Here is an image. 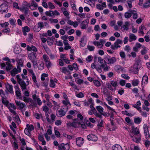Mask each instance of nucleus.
<instances>
[{"label": "nucleus", "instance_id": "nucleus-2", "mask_svg": "<svg viewBox=\"0 0 150 150\" xmlns=\"http://www.w3.org/2000/svg\"><path fill=\"white\" fill-rule=\"evenodd\" d=\"M36 54V53L34 52H32L28 54V57L32 62L34 67L37 65V61Z\"/></svg>", "mask_w": 150, "mask_h": 150}, {"label": "nucleus", "instance_id": "nucleus-37", "mask_svg": "<svg viewBox=\"0 0 150 150\" xmlns=\"http://www.w3.org/2000/svg\"><path fill=\"white\" fill-rule=\"evenodd\" d=\"M144 81V83L147 84L148 82V77L147 76L144 75L142 78V83Z\"/></svg>", "mask_w": 150, "mask_h": 150}, {"label": "nucleus", "instance_id": "nucleus-10", "mask_svg": "<svg viewBox=\"0 0 150 150\" xmlns=\"http://www.w3.org/2000/svg\"><path fill=\"white\" fill-rule=\"evenodd\" d=\"M58 148L59 150H68L69 148L68 144H60L58 146Z\"/></svg>", "mask_w": 150, "mask_h": 150}, {"label": "nucleus", "instance_id": "nucleus-26", "mask_svg": "<svg viewBox=\"0 0 150 150\" xmlns=\"http://www.w3.org/2000/svg\"><path fill=\"white\" fill-rule=\"evenodd\" d=\"M142 121V119L139 117L135 118L134 120V122L137 124H139Z\"/></svg>", "mask_w": 150, "mask_h": 150}, {"label": "nucleus", "instance_id": "nucleus-18", "mask_svg": "<svg viewBox=\"0 0 150 150\" xmlns=\"http://www.w3.org/2000/svg\"><path fill=\"white\" fill-rule=\"evenodd\" d=\"M67 23L71 25H73L74 27L76 28L78 25V22L77 21L73 22L72 21L69 20Z\"/></svg>", "mask_w": 150, "mask_h": 150}, {"label": "nucleus", "instance_id": "nucleus-7", "mask_svg": "<svg viewBox=\"0 0 150 150\" xmlns=\"http://www.w3.org/2000/svg\"><path fill=\"white\" fill-rule=\"evenodd\" d=\"M15 102L16 105L19 106V109L21 110V112H23L25 110V108L26 107V105L24 103H21L18 101H15Z\"/></svg>", "mask_w": 150, "mask_h": 150}, {"label": "nucleus", "instance_id": "nucleus-12", "mask_svg": "<svg viewBox=\"0 0 150 150\" xmlns=\"http://www.w3.org/2000/svg\"><path fill=\"white\" fill-rule=\"evenodd\" d=\"M32 98L34 100L37 102L38 105H42V101L40 99L38 98V96H37L36 94H34L33 95Z\"/></svg>", "mask_w": 150, "mask_h": 150}, {"label": "nucleus", "instance_id": "nucleus-54", "mask_svg": "<svg viewBox=\"0 0 150 150\" xmlns=\"http://www.w3.org/2000/svg\"><path fill=\"white\" fill-rule=\"evenodd\" d=\"M87 48L90 51H93L95 49V47L93 46L88 45Z\"/></svg>", "mask_w": 150, "mask_h": 150}, {"label": "nucleus", "instance_id": "nucleus-49", "mask_svg": "<svg viewBox=\"0 0 150 150\" xmlns=\"http://www.w3.org/2000/svg\"><path fill=\"white\" fill-rule=\"evenodd\" d=\"M45 115L47 122H51V120L50 119L49 116L48 115V112L45 113Z\"/></svg>", "mask_w": 150, "mask_h": 150}, {"label": "nucleus", "instance_id": "nucleus-45", "mask_svg": "<svg viewBox=\"0 0 150 150\" xmlns=\"http://www.w3.org/2000/svg\"><path fill=\"white\" fill-rule=\"evenodd\" d=\"M43 58L45 62H46L47 61L50 60L46 54H44L43 55Z\"/></svg>", "mask_w": 150, "mask_h": 150}, {"label": "nucleus", "instance_id": "nucleus-23", "mask_svg": "<svg viewBox=\"0 0 150 150\" xmlns=\"http://www.w3.org/2000/svg\"><path fill=\"white\" fill-rule=\"evenodd\" d=\"M122 113L123 114L129 116H134L135 114V112H133L132 113H129L127 110L122 111Z\"/></svg>", "mask_w": 150, "mask_h": 150}, {"label": "nucleus", "instance_id": "nucleus-38", "mask_svg": "<svg viewBox=\"0 0 150 150\" xmlns=\"http://www.w3.org/2000/svg\"><path fill=\"white\" fill-rule=\"evenodd\" d=\"M50 86L51 87L54 88L55 86V83L54 81L52 79L50 80Z\"/></svg>", "mask_w": 150, "mask_h": 150}, {"label": "nucleus", "instance_id": "nucleus-43", "mask_svg": "<svg viewBox=\"0 0 150 150\" xmlns=\"http://www.w3.org/2000/svg\"><path fill=\"white\" fill-rule=\"evenodd\" d=\"M93 83L94 85L97 86H100V82L98 80H94Z\"/></svg>", "mask_w": 150, "mask_h": 150}, {"label": "nucleus", "instance_id": "nucleus-42", "mask_svg": "<svg viewBox=\"0 0 150 150\" xmlns=\"http://www.w3.org/2000/svg\"><path fill=\"white\" fill-rule=\"evenodd\" d=\"M2 102L4 105H7L8 103L9 102L7 100L3 98H2Z\"/></svg>", "mask_w": 150, "mask_h": 150}, {"label": "nucleus", "instance_id": "nucleus-25", "mask_svg": "<svg viewBox=\"0 0 150 150\" xmlns=\"http://www.w3.org/2000/svg\"><path fill=\"white\" fill-rule=\"evenodd\" d=\"M113 150H122L121 146L118 144H115L112 147Z\"/></svg>", "mask_w": 150, "mask_h": 150}, {"label": "nucleus", "instance_id": "nucleus-48", "mask_svg": "<svg viewBox=\"0 0 150 150\" xmlns=\"http://www.w3.org/2000/svg\"><path fill=\"white\" fill-rule=\"evenodd\" d=\"M48 5L49 8L50 9H54L55 8L54 6L51 2H49L48 3Z\"/></svg>", "mask_w": 150, "mask_h": 150}, {"label": "nucleus", "instance_id": "nucleus-31", "mask_svg": "<svg viewBox=\"0 0 150 150\" xmlns=\"http://www.w3.org/2000/svg\"><path fill=\"white\" fill-rule=\"evenodd\" d=\"M86 22V20L83 21L82 22L81 25V28L82 29H86L88 27V25L85 24L84 23L85 22Z\"/></svg>", "mask_w": 150, "mask_h": 150}, {"label": "nucleus", "instance_id": "nucleus-13", "mask_svg": "<svg viewBox=\"0 0 150 150\" xmlns=\"http://www.w3.org/2000/svg\"><path fill=\"white\" fill-rule=\"evenodd\" d=\"M87 139L89 140L96 141L98 139L97 137L93 134H90L87 136Z\"/></svg>", "mask_w": 150, "mask_h": 150}, {"label": "nucleus", "instance_id": "nucleus-3", "mask_svg": "<svg viewBox=\"0 0 150 150\" xmlns=\"http://www.w3.org/2000/svg\"><path fill=\"white\" fill-rule=\"evenodd\" d=\"M104 59L107 62V63L108 64H113L116 61V59L115 57H111L108 55L105 56Z\"/></svg>", "mask_w": 150, "mask_h": 150}, {"label": "nucleus", "instance_id": "nucleus-22", "mask_svg": "<svg viewBox=\"0 0 150 150\" xmlns=\"http://www.w3.org/2000/svg\"><path fill=\"white\" fill-rule=\"evenodd\" d=\"M23 35H27L26 32H28L30 30V28L27 26H25L23 28Z\"/></svg>", "mask_w": 150, "mask_h": 150}, {"label": "nucleus", "instance_id": "nucleus-52", "mask_svg": "<svg viewBox=\"0 0 150 150\" xmlns=\"http://www.w3.org/2000/svg\"><path fill=\"white\" fill-rule=\"evenodd\" d=\"M77 80L76 82L77 84L80 85L83 83V80H82L81 79L78 78H77Z\"/></svg>", "mask_w": 150, "mask_h": 150}, {"label": "nucleus", "instance_id": "nucleus-50", "mask_svg": "<svg viewBox=\"0 0 150 150\" xmlns=\"http://www.w3.org/2000/svg\"><path fill=\"white\" fill-rule=\"evenodd\" d=\"M56 117V116L54 114H51L50 116L51 121H52V122H54L55 120Z\"/></svg>", "mask_w": 150, "mask_h": 150}, {"label": "nucleus", "instance_id": "nucleus-8", "mask_svg": "<svg viewBox=\"0 0 150 150\" xmlns=\"http://www.w3.org/2000/svg\"><path fill=\"white\" fill-rule=\"evenodd\" d=\"M26 79L27 80V81H26L27 84L23 80H22L18 83L21 86L22 91H23L26 89L27 86L29 83V82L28 81V79L27 78Z\"/></svg>", "mask_w": 150, "mask_h": 150}, {"label": "nucleus", "instance_id": "nucleus-56", "mask_svg": "<svg viewBox=\"0 0 150 150\" xmlns=\"http://www.w3.org/2000/svg\"><path fill=\"white\" fill-rule=\"evenodd\" d=\"M67 100H63L62 101V103H63L65 105H67L68 104H69L70 105H71V104L69 102V101L67 99H66Z\"/></svg>", "mask_w": 150, "mask_h": 150}, {"label": "nucleus", "instance_id": "nucleus-40", "mask_svg": "<svg viewBox=\"0 0 150 150\" xmlns=\"http://www.w3.org/2000/svg\"><path fill=\"white\" fill-rule=\"evenodd\" d=\"M60 69L62 70V72L64 73H66L67 72H69V71L67 69L66 67H64L61 68Z\"/></svg>", "mask_w": 150, "mask_h": 150}, {"label": "nucleus", "instance_id": "nucleus-5", "mask_svg": "<svg viewBox=\"0 0 150 150\" xmlns=\"http://www.w3.org/2000/svg\"><path fill=\"white\" fill-rule=\"evenodd\" d=\"M26 126V127L24 130V132L26 135L29 136L31 134V131L34 130V127L33 125H29L28 124H27Z\"/></svg>", "mask_w": 150, "mask_h": 150}, {"label": "nucleus", "instance_id": "nucleus-62", "mask_svg": "<svg viewBox=\"0 0 150 150\" xmlns=\"http://www.w3.org/2000/svg\"><path fill=\"white\" fill-rule=\"evenodd\" d=\"M10 23L11 25H16V20L11 19L10 20Z\"/></svg>", "mask_w": 150, "mask_h": 150}, {"label": "nucleus", "instance_id": "nucleus-41", "mask_svg": "<svg viewBox=\"0 0 150 150\" xmlns=\"http://www.w3.org/2000/svg\"><path fill=\"white\" fill-rule=\"evenodd\" d=\"M133 11L132 12V15H133V18L134 19H136L137 18L138 15L136 13V11L133 10Z\"/></svg>", "mask_w": 150, "mask_h": 150}, {"label": "nucleus", "instance_id": "nucleus-19", "mask_svg": "<svg viewBox=\"0 0 150 150\" xmlns=\"http://www.w3.org/2000/svg\"><path fill=\"white\" fill-rule=\"evenodd\" d=\"M6 88L8 91L11 94L13 93V86L12 85L7 83L6 85Z\"/></svg>", "mask_w": 150, "mask_h": 150}, {"label": "nucleus", "instance_id": "nucleus-58", "mask_svg": "<svg viewBox=\"0 0 150 150\" xmlns=\"http://www.w3.org/2000/svg\"><path fill=\"white\" fill-rule=\"evenodd\" d=\"M76 96L78 98H81L84 97V95L81 92L76 94Z\"/></svg>", "mask_w": 150, "mask_h": 150}, {"label": "nucleus", "instance_id": "nucleus-4", "mask_svg": "<svg viewBox=\"0 0 150 150\" xmlns=\"http://www.w3.org/2000/svg\"><path fill=\"white\" fill-rule=\"evenodd\" d=\"M0 11L2 13H6L8 11L7 3L5 2L0 5Z\"/></svg>", "mask_w": 150, "mask_h": 150}, {"label": "nucleus", "instance_id": "nucleus-29", "mask_svg": "<svg viewBox=\"0 0 150 150\" xmlns=\"http://www.w3.org/2000/svg\"><path fill=\"white\" fill-rule=\"evenodd\" d=\"M133 71L134 72L135 74H137V71L139 69V66L137 64H136L135 63L133 66Z\"/></svg>", "mask_w": 150, "mask_h": 150}, {"label": "nucleus", "instance_id": "nucleus-34", "mask_svg": "<svg viewBox=\"0 0 150 150\" xmlns=\"http://www.w3.org/2000/svg\"><path fill=\"white\" fill-rule=\"evenodd\" d=\"M23 101L26 102L28 103L29 101H30V102L32 103H33V101L31 100V99L30 98H27L25 96H23Z\"/></svg>", "mask_w": 150, "mask_h": 150}, {"label": "nucleus", "instance_id": "nucleus-35", "mask_svg": "<svg viewBox=\"0 0 150 150\" xmlns=\"http://www.w3.org/2000/svg\"><path fill=\"white\" fill-rule=\"evenodd\" d=\"M37 25L38 27L39 28H40V30L44 27V23L42 22H40L38 23Z\"/></svg>", "mask_w": 150, "mask_h": 150}, {"label": "nucleus", "instance_id": "nucleus-21", "mask_svg": "<svg viewBox=\"0 0 150 150\" xmlns=\"http://www.w3.org/2000/svg\"><path fill=\"white\" fill-rule=\"evenodd\" d=\"M20 10L21 11H25V13L27 14L28 13V11L29 10V8L28 6H22V7L20 8Z\"/></svg>", "mask_w": 150, "mask_h": 150}, {"label": "nucleus", "instance_id": "nucleus-55", "mask_svg": "<svg viewBox=\"0 0 150 150\" xmlns=\"http://www.w3.org/2000/svg\"><path fill=\"white\" fill-rule=\"evenodd\" d=\"M121 76L124 79H130L129 77L128 76L125 74H123L121 75Z\"/></svg>", "mask_w": 150, "mask_h": 150}, {"label": "nucleus", "instance_id": "nucleus-24", "mask_svg": "<svg viewBox=\"0 0 150 150\" xmlns=\"http://www.w3.org/2000/svg\"><path fill=\"white\" fill-rule=\"evenodd\" d=\"M144 8H148L150 7V0H145V2L143 4Z\"/></svg>", "mask_w": 150, "mask_h": 150}, {"label": "nucleus", "instance_id": "nucleus-36", "mask_svg": "<svg viewBox=\"0 0 150 150\" xmlns=\"http://www.w3.org/2000/svg\"><path fill=\"white\" fill-rule=\"evenodd\" d=\"M42 110L45 112V113L48 112L49 108L46 105L43 106L42 108Z\"/></svg>", "mask_w": 150, "mask_h": 150}, {"label": "nucleus", "instance_id": "nucleus-47", "mask_svg": "<svg viewBox=\"0 0 150 150\" xmlns=\"http://www.w3.org/2000/svg\"><path fill=\"white\" fill-rule=\"evenodd\" d=\"M124 49L125 51H126L128 52H129L131 50L130 46L128 45L126 46Z\"/></svg>", "mask_w": 150, "mask_h": 150}, {"label": "nucleus", "instance_id": "nucleus-30", "mask_svg": "<svg viewBox=\"0 0 150 150\" xmlns=\"http://www.w3.org/2000/svg\"><path fill=\"white\" fill-rule=\"evenodd\" d=\"M96 108L101 114H102L103 112V108L100 106H97L96 107Z\"/></svg>", "mask_w": 150, "mask_h": 150}, {"label": "nucleus", "instance_id": "nucleus-20", "mask_svg": "<svg viewBox=\"0 0 150 150\" xmlns=\"http://www.w3.org/2000/svg\"><path fill=\"white\" fill-rule=\"evenodd\" d=\"M129 23L128 22L126 21L125 22V24L123 25L122 27L123 28L124 30H128L129 28Z\"/></svg>", "mask_w": 150, "mask_h": 150}, {"label": "nucleus", "instance_id": "nucleus-15", "mask_svg": "<svg viewBox=\"0 0 150 150\" xmlns=\"http://www.w3.org/2000/svg\"><path fill=\"white\" fill-rule=\"evenodd\" d=\"M143 129L145 137L146 138L148 137L149 132L148 127L146 124L144 125L143 126Z\"/></svg>", "mask_w": 150, "mask_h": 150}, {"label": "nucleus", "instance_id": "nucleus-39", "mask_svg": "<svg viewBox=\"0 0 150 150\" xmlns=\"http://www.w3.org/2000/svg\"><path fill=\"white\" fill-rule=\"evenodd\" d=\"M144 28V25H141L139 27V33H141L142 34H144V33L143 32V29Z\"/></svg>", "mask_w": 150, "mask_h": 150}, {"label": "nucleus", "instance_id": "nucleus-28", "mask_svg": "<svg viewBox=\"0 0 150 150\" xmlns=\"http://www.w3.org/2000/svg\"><path fill=\"white\" fill-rule=\"evenodd\" d=\"M10 72L12 76H14L18 72L17 69L16 68L13 69Z\"/></svg>", "mask_w": 150, "mask_h": 150}, {"label": "nucleus", "instance_id": "nucleus-17", "mask_svg": "<svg viewBox=\"0 0 150 150\" xmlns=\"http://www.w3.org/2000/svg\"><path fill=\"white\" fill-rule=\"evenodd\" d=\"M137 39V37L134 34L132 33H130L129 35V41L130 42H132L133 41H134Z\"/></svg>", "mask_w": 150, "mask_h": 150}, {"label": "nucleus", "instance_id": "nucleus-51", "mask_svg": "<svg viewBox=\"0 0 150 150\" xmlns=\"http://www.w3.org/2000/svg\"><path fill=\"white\" fill-rule=\"evenodd\" d=\"M45 62L46 66L48 68H50L51 67V63L50 60Z\"/></svg>", "mask_w": 150, "mask_h": 150}, {"label": "nucleus", "instance_id": "nucleus-57", "mask_svg": "<svg viewBox=\"0 0 150 150\" xmlns=\"http://www.w3.org/2000/svg\"><path fill=\"white\" fill-rule=\"evenodd\" d=\"M147 52V50L146 49V48L144 47V49L141 51V53L142 55H144Z\"/></svg>", "mask_w": 150, "mask_h": 150}, {"label": "nucleus", "instance_id": "nucleus-11", "mask_svg": "<svg viewBox=\"0 0 150 150\" xmlns=\"http://www.w3.org/2000/svg\"><path fill=\"white\" fill-rule=\"evenodd\" d=\"M76 144L79 147L81 146L84 142L83 139L81 137H78L76 139Z\"/></svg>", "mask_w": 150, "mask_h": 150}, {"label": "nucleus", "instance_id": "nucleus-16", "mask_svg": "<svg viewBox=\"0 0 150 150\" xmlns=\"http://www.w3.org/2000/svg\"><path fill=\"white\" fill-rule=\"evenodd\" d=\"M133 10L130 9L127 12L125 13V16L126 18H130L133 13Z\"/></svg>", "mask_w": 150, "mask_h": 150}, {"label": "nucleus", "instance_id": "nucleus-6", "mask_svg": "<svg viewBox=\"0 0 150 150\" xmlns=\"http://www.w3.org/2000/svg\"><path fill=\"white\" fill-rule=\"evenodd\" d=\"M122 40L117 39L114 43V45H111V48L113 50H115L118 47H120V46L119 45L122 44Z\"/></svg>", "mask_w": 150, "mask_h": 150}, {"label": "nucleus", "instance_id": "nucleus-59", "mask_svg": "<svg viewBox=\"0 0 150 150\" xmlns=\"http://www.w3.org/2000/svg\"><path fill=\"white\" fill-rule=\"evenodd\" d=\"M50 21H51V23H57L58 22V21L57 19H52L50 18Z\"/></svg>", "mask_w": 150, "mask_h": 150}, {"label": "nucleus", "instance_id": "nucleus-33", "mask_svg": "<svg viewBox=\"0 0 150 150\" xmlns=\"http://www.w3.org/2000/svg\"><path fill=\"white\" fill-rule=\"evenodd\" d=\"M110 84L112 86L114 87V88L116 89V87L117 86V82L116 81H111L110 82Z\"/></svg>", "mask_w": 150, "mask_h": 150}, {"label": "nucleus", "instance_id": "nucleus-27", "mask_svg": "<svg viewBox=\"0 0 150 150\" xmlns=\"http://www.w3.org/2000/svg\"><path fill=\"white\" fill-rule=\"evenodd\" d=\"M11 62H6V64L7 65L6 67V69L7 71L10 70L12 67V66L10 63Z\"/></svg>", "mask_w": 150, "mask_h": 150}, {"label": "nucleus", "instance_id": "nucleus-14", "mask_svg": "<svg viewBox=\"0 0 150 150\" xmlns=\"http://www.w3.org/2000/svg\"><path fill=\"white\" fill-rule=\"evenodd\" d=\"M67 112L62 109L59 110L56 112V115L58 117H62L64 116Z\"/></svg>", "mask_w": 150, "mask_h": 150}, {"label": "nucleus", "instance_id": "nucleus-9", "mask_svg": "<svg viewBox=\"0 0 150 150\" xmlns=\"http://www.w3.org/2000/svg\"><path fill=\"white\" fill-rule=\"evenodd\" d=\"M15 89V93L17 97L19 98L21 100H22V98L21 97V92L20 89L18 87V85H17L14 86Z\"/></svg>", "mask_w": 150, "mask_h": 150}, {"label": "nucleus", "instance_id": "nucleus-46", "mask_svg": "<svg viewBox=\"0 0 150 150\" xmlns=\"http://www.w3.org/2000/svg\"><path fill=\"white\" fill-rule=\"evenodd\" d=\"M93 114L95 115L97 117H99L100 119H102V115H101L100 113H99L96 112H93Z\"/></svg>", "mask_w": 150, "mask_h": 150}, {"label": "nucleus", "instance_id": "nucleus-63", "mask_svg": "<svg viewBox=\"0 0 150 150\" xmlns=\"http://www.w3.org/2000/svg\"><path fill=\"white\" fill-rule=\"evenodd\" d=\"M3 32L4 33H9L10 32V29L5 28V29L3 30Z\"/></svg>", "mask_w": 150, "mask_h": 150}, {"label": "nucleus", "instance_id": "nucleus-61", "mask_svg": "<svg viewBox=\"0 0 150 150\" xmlns=\"http://www.w3.org/2000/svg\"><path fill=\"white\" fill-rule=\"evenodd\" d=\"M96 6L97 8L100 10H102L103 9V8L100 4H96Z\"/></svg>", "mask_w": 150, "mask_h": 150}, {"label": "nucleus", "instance_id": "nucleus-1", "mask_svg": "<svg viewBox=\"0 0 150 150\" xmlns=\"http://www.w3.org/2000/svg\"><path fill=\"white\" fill-rule=\"evenodd\" d=\"M132 133L135 136L137 134H139V135H138L137 137H133L131 135H130V137L133 141L137 143L139 142L141 140V135L139 134L140 132L139 129L137 127H135L134 126H132Z\"/></svg>", "mask_w": 150, "mask_h": 150}, {"label": "nucleus", "instance_id": "nucleus-60", "mask_svg": "<svg viewBox=\"0 0 150 150\" xmlns=\"http://www.w3.org/2000/svg\"><path fill=\"white\" fill-rule=\"evenodd\" d=\"M8 25V23L7 22H5L3 24H0V26H1L2 27L6 28Z\"/></svg>", "mask_w": 150, "mask_h": 150}, {"label": "nucleus", "instance_id": "nucleus-53", "mask_svg": "<svg viewBox=\"0 0 150 150\" xmlns=\"http://www.w3.org/2000/svg\"><path fill=\"white\" fill-rule=\"evenodd\" d=\"M125 121L127 122L129 124H132V122H131L130 119L128 117H127L125 118Z\"/></svg>", "mask_w": 150, "mask_h": 150}, {"label": "nucleus", "instance_id": "nucleus-44", "mask_svg": "<svg viewBox=\"0 0 150 150\" xmlns=\"http://www.w3.org/2000/svg\"><path fill=\"white\" fill-rule=\"evenodd\" d=\"M63 136L69 139H71L72 138L71 136L65 133H63Z\"/></svg>", "mask_w": 150, "mask_h": 150}, {"label": "nucleus", "instance_id": "nucleus-32", "mask_svg": "<svg viewBox=\"0 0 150 150\" xmlns=\"http://www.w3.org/2000/svg\"><path fill=\"white\" fill-rule=\"evenodd\" d=\"M139 81L138 79H135L132 81V83L133 86H136L139 84Z\"/></svg>", "mask_w": 150, "mask_h": 150}, {"label": "nucleus", "instance_id": "nucleus-64", "mask_svg": "<svg viewBox=\"0 0 150 150\" xmlns=\"http://www.w3.org/2000/svg\"><path fill=\"white\" fill-rule=\"evenodd\" d=\"M54 133L56 136L57 137H59L60 136V134L59 132L57 130L54 129Z\"/></svg>", "mask_w": 150, "mask_h": 150}]
</instances>
